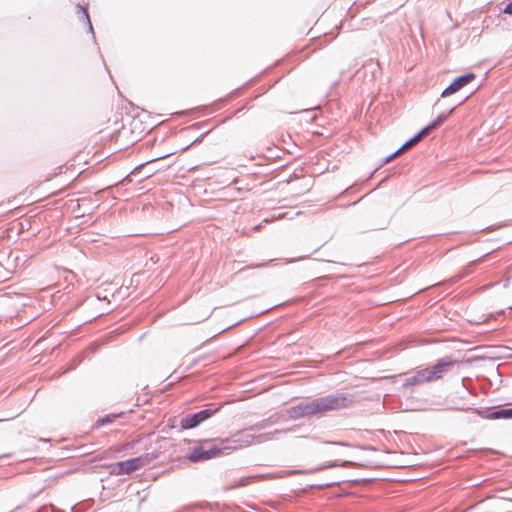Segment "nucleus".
<instances>
[{
  "label": "nucleus",
  "instance_id": "f257e3e1",
  "mask_svg": "<svg viewBox=\"0 0 512 512\" xmlns=\"http://www.w3.org/2000/svg\"><path fill=\"white\" fill-rule=\"evenodd\" d=\"M353 396L350 394H335L317 398L309 402H302L287 409L286 414L290 419L297 420L346 408L353 403Z\"/></svg>",
  "mask_w": 512,
  "mask_h": 512
},
{
  "label": "nucleus",
  "instance_id": "f03ea898",
  "mask_svg": "<svg viewBox=\"0 0 512 512\" xmlns=\"http://www.w3.org/2000/svg\"><path fill=\"white\" fill-rule=\"evenodd\" d=\"M271 438L272 436L270 434H259L255 436L251 434L249 430H245L237 432L231 438L219 440V445L222 449V454H228L232 450L248 447L254 442L262 443Z\"/></svg>",
  "mask_w": 512,
  "mask_h": 512
},
{
  "label": "nucleus",
  "instance_id": "7ed1b4c3",
  "mask_svg": "<svg viewBox=\"0 0 512 512\" xmlns=\"http://www.w3.org/2000/svg\"><path fill=\"white\" fill-rule=\"evenodd\" d=\"M447 118V115H439L430 125L424 127L420 130L414 137L406 141L397 151H395L392 155H390L386 162L393 160L394 158L400 156L402 153L408 151L417 143H419L424 137L428 136L430 132L440 126Z\"/></svg>",
  "mask_w": 512,
  "mask_h": 512
},
{
  "label": "nucleus",
  "instance_id": "20e7f679",
  "mask_svg": "<svg viewBox=\"0 0 512 512\" xmlns=\"http://www.w3.org/2000/svg\"><path fill=\"white\" fill-rule=\"evenodd\" d=\"M455 363L450 357H444L432 367L424 369L428 382L440 379Z\"/></svg>",
  "mask_w": 512,
  "mask_h": 512
},
{
  "label": "nucleus",
  "instance_id": "39448f33",
  "mask_svg": "<svg viewBox=\"0 0 512 512\" xmlns=\"http://www.w3.org/2000/svg\"><path fill=\"white\" fill-rule=\"evenodd\" d=\"M222 455V449L220 445H214L209 449H205L203 446L195 447L190 454L187 456V459L191 462H199L208 460L214 457Z\"/></svg>",
  "mask_w": 512,
  "mask_h": 512
},
{
  "label": "nucleus",
  "instance_id": "423d86ee",
  "mask_svg": "<svg viewBox=\"0 0 512 512\" xmlns=\"http://www.w3.org/2000/svg\"><path fill=\"white\" fill-rule=\"evenodd\" d=\"M150 461L148 456H139L136 458L128 459L126 461H122L116 464V467L118 468L116 474L122 475V474H130L141 467L148 464Z\"/></svg>",
  "mask_w": 512,
  "mask_h": 512
},
{
  "label": "nucleus",
  "instance_id": "0eeeda50",
  "mask_svg": "<svg viewBox=\"0 0 512 512\" xmlns=\"http://www.w3.org/2000/svg\"><path fill=\"white\" fill-rule=\"evenodd\" d=\"M216 410L205 409L195 414H187L181 418L182 429H192L213 415Z\"/></svg>",
  "mask_w": 512,
  "mask_h": 512
},
{
  "label": "nucleus",
  "instance_id": "6e6552de",
  "mask_svg": "<svg viewBox=\"0 0 512 512\" xmlns=\"http://www.w3.org/2000/svg\"><path fill=\"white\" fill-rule=\"evenodd\" d=\"M474 73H467L465 75H462L458 78H456L443 92L442 97H447L449 95H452L456 92H458L460 89H462L464 86L469 84L475 79Z\"/></svg>",
  "mask_w": 512,
  "mask_h": 512
},
{
  "label": "nucleus",
  "instance_id": "1a4fd4ad",
  "mask_svg": "<svg viewBox=\"0 0 512 512\" xmlns=\"http://www.w3.org/2000/svg\"><path fill=\"white\" fill-rule=\"evenodd\" d=\"M424 382H428L426 374L423 370L417 371L416 374L407 377L403 383V387H410L415 385H420Z\"/></svg>",
  "mask_w": 512,
  "mask_h": 512
},
{
  "label": "nucleus",
  "instance_id": "9d476101",
  "mask_svg": "<svg viewBox=\"0 0 512 512\" xmlns=\"http://www.w3.org/2000/svg\"><path fill=\"white\" fill-rule=\"evenodd\" d=\"M76 14H77L78 21L81 22L84 25V27H86L88 29L89 32H92V24H91L87 9L80 5H77L76 6Z\"/></svg>",
  "mask_w": 512,
  "mask_h": 512
},
{
  "label": "nucleus",
  "instance_id": "9b49d317",
  "mask_svg": "<svg viewBox=\"0 0 512 512\" xmlns=\"http://www.w3.org/2000/svg\"><path fill=\"white\" fill-rule=\"evenodd\" d=\"M486 418H488V419H500V418L508 419V418H512V408L501 409V410H498V411L490 412L486 416Z\"/></svg>",
  "mask_w": 512,
  "mask_h": 512
},
{
  "label": "nucleus",
  "instance_id": "f8f14e48",
  "mask_svg": "<svg viewBox=\"0 0 512 512\" xmlns=\"http://www.w3.org/2000/svg\"><path fill=\"white\" fill-rule=\"evenodd\" d=\"M335 466H336L335 462H328V463L320 465V466H318L316 468L310 469V470L306 471L305 473H316V472H319V471H322V470H325V469H329V468H332V467H335Z\"/></svg>",
  "mask_w": 512,
  "mask_h": 512
},
{
  "label": "nucleus",
  "instance_id": "ddd939ff",
  "mask_svg": "<svg viewBox=\"0 0 512 512\" xmlns=\"http://www.w3.org/2000/svg\"><path fill=\"white\" fill-rule=\"evenodd\" d=\"M503 13L512 15V1L509 2L503 10Z\"/></svg>",
  "mask_w": 512,
  "mask_h": 512
},
{
  "label": "nucleus",
  "instance_id": "4468645a",
  "mask_svg": "<svg viewBox=\"0 0 512 512\" xmlns=\"http://www.w3.org/2000/svg\"><path fill=\"white\" fill-rule=\"evenodd\" d=\"M328 444H333V445H341V443H338V442H327Z\"/></svg>",
  "mask_w": 512,
  "mask_h": 512
}]
</instances>
